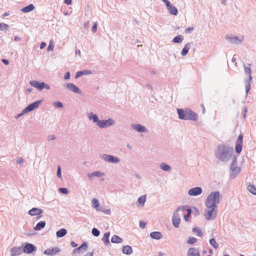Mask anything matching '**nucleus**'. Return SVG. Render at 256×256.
Returning a JSON list of instances; mask_svg holds the SVG:
<instances>
[{"instance_id":"aec40b11","label":"nucleus","mask_w":256,"mask_h":256,"mask_svg":"<svg viewBox=\"0 0 256 256\" xmlns=\"http://www.w3.org/2000/svg\"><path fill=\"white\" fill-rule=\"evenodd\" d=\"M187 256H200L199 250L195 248H190L187 252Z\"/></svg>"},{"instance_id":"c9c22d12","label":"nucleus","mask_w":256,"mask_h":256,"mask_svg":"<svg viewBox=\"0 0 256 256\" xmlns=\"http://www.w3.org/2000/svg\"><path fill=\"white\" fill-rule=\"evenodd\" d=\"M160 169L164 171L169 172L171 170L170 166L165 162H162L160 164Z\"/></svg>"},{"instance_id":"69168bd1","label":"nucleus","mask_w":256,"mask_h":256,"mask_svg":"<svg viewBox=\"0 0 256 256\" xmlns=\"http://www.w3.org/2000/svg\"><path fill=\"white\" fill-rule=\"evenodd\" d=\"M190 215H188V214H184V220L186 222H188L189 221V218L190 217Z\"/></svg>"},{"instance_id":"a19ab883","label":"nucleus","mask_w":256,"mask_h":256,"mask_svg":"<svg viewBox=\"0 0 256 256\" xmlns=\"http://www.w3.org/2000/svg\"><path fill=\"white\" fill-rule=\"evenodd\" d=\"M9 28V25L5 23H0V30L5 31L6 32Z\"/></svg>"},{"instance_id":"473e14b6","label":"nucleus","mask_w":256,"mask_h":256,"mask_svg":"<svg viewBox=\"0 0 256 256\" xmlns=\"http://www.w3.org/2000/svg\"><path fill=\"white\" fill-rule=\"evenodd\" d=\"M123 241L122 238L117 235H114L111 238V242L114 244H120Z\"/></svg>"},{"instance_id":"37998d69","label":"nucleus","mask_w":256,"mask_h":256,"mask_svg":"<svg viewBox=\"0 0 256 256\" xmlns=\"http://www.w3.org/2000/svg\"><path fill=\"white\" fill-rule=\"evenodd\" d=\"M92 206L94 208H98L100 206L98 200L96 198H94L92 200Z\"/></svg>"},{"instance_id":"603ef678","label":"nucleus","mask_w":256,"mask_h":256,"mask_svg":"<svg viewBox=\"0 0 256 256\" xmlns=\"http://www.w3.org/2000/svg\"><path fill=\"white\" fill-rule=\"evenodd\" d=\"M56 176L58 178H60L62 177L61 168L60 166H58Z\"/></svg>"},{"instance_id":"4be33fe9","label":"nucleus","mask_w":256,"mask_h":256,"mask_svg":"<svg viewBox=\"0 0 256 256\" xmlns=\"http://www.w3.org/2000/svg\"><path fill=\"white\" fill-rule=\"evenodd\" d=\"M230 170H232V173L230 175V178L232 179L235 178L240 172V168L239 166L230 167Z\"/></svg>"},{"instance_id":"5701e85b","label":"nucleus","mask_w":256,"mask_h":256,"mask_svg":"<svg viewBox=\"0 0 256 256\" xmlns=\"http://www.w3.org/2000/svg\"><path fill=\"white\" fill-rule=\"evenodd\" d=\"M88 117L90 120H92L94 123H96L97 126L98 125L100 120L97 114L91 112L88 114Z\"/></svg>"},{"instance_id":"a878e982","label":"nucleus","mask_w":256,"mask_h":256,"mask_svg":"<svg viewBox=\"0 0 256 256\" xmlns=\"http://www.w3.org/2000/svg\"><path fill=\"white\" fill-rule=\"evenodd\" d=\"M110 236V232H106L104 234L103 237L102 239V241L104 242L106 246H108V245L110 244L109 238Z\"/></svg>"},{"instance_id":"b1692460","label":"nucleus","mask_w":256,"mask_h":256,"mask_svg":"<svg viewBox=\"0 0 256 256\" xmlns=\"http://www.w3.org/2000/svg\"><path fill=\"white\" fill-rule=\"evenodd\" d=\"M192 44V42H188L186 44L181 52V55L182 56H186L188 54L191 46Z\"/></svg>"},{"instance_id":"8fccbe9b","label":"nucleus","mask_w":256,"mask_h":256,"mask_svg":"<svg viewBox=\"0 0 256 256\" xmlns=\"http://www.w3.org/2000/svg\"><path fill=\"white\" fill-rule=\"evenodd\" d=\"M232 160L230 164V167L234 168V166H235L237 164V158L234 156L232 155Z\"/></svg>"},{"instance_id":"a211bd4d","label":"nucleus","mask_w":256,"mask_h":256,"mask_svg":"<svg viewBox=\"0 0 256 256\" xmlns=\"http://www.w3.org/2000/svg\"><path fill=\"white\" fill-rule=\"evenodd\" d=\"M43 210L42 208H32L28 212V214L32 216L40 215L42 214Z\"/></svg>"},{"instance_id":"ea45409f","label":"nucleus","mask_w":256,"mask_h":256,"mask_svg":"<svg viewBox=\"0 0 256 256\" xmlns=\"http://www.w3.org/2000/svg\"><path fill=\"white\" fill-rule=\"evenodd\" d=\"M146 200V196H142L138 198L137 202L140 204H142L143 206Z\"/></svg>"},{"instance_id":"e433bc0d","label":"nucleus","mask_w":256,"mask_h":256,"mask_svg":"<svg viewBox=\"0 0 256 256\" xmlns=\"http://www.w3.org/2000/svg\"><path fill=\"white\" fill-rule=\"evenodd\" d=\"M184 40V36L182 35H178L175 36L172 40V42L176 44H180Z\"/></svg>"},{"instance_id":"f3484780","label":"nucleus","mask_w":256,"mask_h":256,"mask_svg":"<svg viewBox=\"0 0 256 256\" xmlns=\"http://www.w3.org/2000/svg\"><path fill=\"white\" fill-rule=\"evenodd\" d=\"M23 252L22 249L21 247L14 246L10 250L11 256H16L20 255Z\"/></svg>"},{"instance_id":"e2e57ef3","label":"nucleus","mask_w":256,"mask_h":256,"mask_svg":"<svg viewBox=\"0 0 256 256\" xmlns=\"http://www.w3.org/2000/svg\"><path fill=\"white\" fill-rule=\"evenodd\" d=\"M24 162V160L22 158H18L17 160H16V162L18 164H22V163H23Z\"/></svg>"},{"instance_id":"2eb2a0df","label":"nucleus","mask_w":256,"mask_h":256,"mask_svg":"<svg viewBox=\"0 0 256 256\" xmlns=\"http://www.w3.org/2000/svg\"><path fill=\"white\" fill-rule=\"evenodd\" d=\"M202 192V188L199 186L194 187L190 189L188 191V194L190 196H197Z\"/></svg>"},{"instance_id":"6ab92c4d","label":"nucleus","mask_w":256,"mask_h":256,"mask_svg":"<svg viewBox=\"0 0 256 256\" xmlns=\"http://www.w3.org/2000/svg\"><path fill=\"white\" fill-rule=\"evenodd\" d=\"M132 127L134 130L139 132H147L146 128L139 124H132Z\"/></svg>"},{"instance_id":"72a5a7b5","label":"nucleus","mask_w":256,"mask_h":256,"mask_svg":"<svg viewBox=\"0 0 256 256\" xmlns=\"http://www.w3.org/2000/svg\"><path fill=\"white\" fill-rule=\"evenodd\" d=\"M67 234V230L66 228H61L56 232V236L58 238H60L64 236Z\"/></svg>"},{"instance_id":"6e6552de","label":"nucleus","mask_w":256,"mask_h":256,"mask_svg":"<svg viewBox=\"0 0 256 256\" xmlns=\"http://www.w3.org/2000/svg\"><path fill=\"white\" fill-rule=\"evenodd\" d=\"M36 250V247L34 244L26 242L22 246L23 252L27 254H30Z\"/></svg>"},{"instance_id":"3c124183","label":"nucleus","mask_w":256,"mask_h":256,"mask_svg":"<svg viewBox=\"0 0 256 256\" xmlns=\"http://www.w3.org/2000/svg\"><path fill=\"white\" fill-rule=\"evenodd\" d=\"M28 113V112L26 110L25 108H24L20 113L18 114L16 116V119H18V118H20L21 116H23L24 114H26Z\"/></svg>"},{"instance_id":"de8ad7c7","label":"nucleus","mask_w":256,"mask_h":256,"mask_svg":"<svg viewBox=\"0 0 256 256\" xmlns=\"http://www.w3.org/2000/svg\"><path fill=\"white\" fill-rule=\"evenodd\" d=\"M60 193L64 194H68L69 192L68 190L66 188H58Z\"/></svg>"},{"instance_id":"1a4fd4ad","label":"nucleus","mask_w":256,"mask_h":256,"mask_svg":"<svg viewBox=\"0 0 256 256\" xmlns=\"http://www.w3.org/2000/svg\"><path fill=\"white\" fill-rule=\"evenodd\" d=\"M114 121L112 118L106 120H100L98 126L100 128H104L112 126Z\"/></svg>"},{"instance_id":"4c0bfd02","label":"nucleus","mask_w":256,"mask_h":256,"mask_svg":"<svg viewBox=\"0 0 256 256\" xmlns=\"http://www.w3.org/2000/svg\"><path fill=\"white\" fill-rule=\"evenodd\" d=\"M172 224L173 226L175 228H178L180 226V224L181 222V219H180V218H172Z\"/></svg>"},{"instance_id":"dca6fc26","label":"nucleus","mask_w":256,"mask_h":256,"mask_svg":"<svg viewBox=\"0 0 256 256\" xmlns=\"http://www.w3.org/2000/svg\"><path fill=\"white\" fill-rule=\"evenodd\" d=\"M226 40H228L230 43L236 44H240L242 40L239 38L237 36H226Z\"/></svg>"},{"instance_id":"c03bdc74","label":"nucleus","mask_w":256,"mask_h":256,"mask_svg":"<svg viewBox=\"0 0 256 256\" xmlns=\"http://www.w3.org/2000/svg\"><path fill=\"white\" fill-rule=\"evenodd\" d=\"M192 232H196L198 236H202V232L200 229L198 227H194L192 230Z\"/></svg>"},{"instance_id":"4468645a","label":"nucleus","mask_w":256,"mask_h":256,"mask_svg":"<svg viewBox=\"0 0 256 256\" xmlns=\"http://www.w3.org/2000/svg\"><path fill=\"white\" fill-rule=\"evenodd\" d=\"M61 251L60 248L58 247H53L52 248H47L46 249L44 254L47 256H54L56 255L58 252Z\"/></svg>"},{"instance_id":"79ce46f5","label":"nucleus","mask_w":256,"mask_h":256,"mask_svg":"<svg viewBox=\"0 0 256 256\" xmlns=\"http://www.w3.org/2000/svg\"><path fill=\"white\" fill-rule=\"evenodd\" d=\"M98 210L106 214H110V208H106L102 206L100 207L98 209Z\"/></svg>"},{"instance_id":"9b49d317","label":"nucleus","mask_w":256,"mask_h":256,"mask_svg":"<svg viewBox=\"0 0 256 256\" xmlns=\"http://www.w3.org/2000/svg\"><path fill=\"white\" fill-rule=\"evenodd\" d=\"M42 100H38L30 104L27 106H26L24 108L28 112L34 110L36 108H37L42 104Z\"/></svg>"},{"instance_id":"49530a36","label":"nucleus","mask_w":256,"mask_h":256,"mask_svg":"<svg viewBox=\"0 0 256 256\" xmlns=\"http://www.w3.org/2000/svg\"><path fill=\"white\" fill-rule=\"evenodd\" d=\"M92 234L94 236L98 237L100 234V231L98 228H94L92 230Z\"/></svg>"},{"instance_id":"7ed1b4c3","label":"nucleus","mask_w":256,"mask_h":256,"mask_svg":"<svg viewBox=\"0 0 256 256\" xmlns=\"http://www.w3.org/2000/svg\"><path fill=\"white\" fill-rule=\"evenodd\" d=\"M221 196L220 192L214 191L208 196L206 200V205L218 208L217 204H220V198Z\"/></svg>"},{"instance_id":"f704fd0d","label":"nucleus","mask_w":256,"mask_h":256,"mask_svg":"<svg viewBox=\"0 0 256 256\" xmlns=\"http://www.w3.org/2000/svg\"><path fill=\"white\" fill-rule=\"evenodd\" d=\"M247 189L252 194L256 196V187L254 184L249 183Z\"/></svg>"},{"instance_id":"774afa93","label":"nucleus","mask_w":256,"mask_h":256,"mask_svg":"<svg viewBox=\"0 0 256 256\" xmlns=\"http://www.w3.org/2000/svg\"><path fill=\"white\" fill-rule=\"evenodd\" d=\"M94 253L93 252H88L86 254H84V256H93Z\"/></svg>"},{"instance_id":"864d4df0","label":"nucleus","mask_w":256,"mask_h":256,"mask_svg":"<svg viewBox=\"0 0 256 256\" xmlns=\"http://www.w3.org/2000/svg\"><path fill=\"white\" fill-rule=\"evenodd\" d=\"M146 222L144 221L140 220V222L139 226L141 228H142V229L144 228L146 226Z\"/></svg>"},{"instance_id":"6e6d98bb","label":"nucleus","mask_w":256,"mask_h":256,"mask_svg":"<svg viewBox=\"0 0 256 256\" xmlns=\"http://www.w3.org/2000/svg\"><path fill=\"white\" fill-rule=\"evenodd\" d=\"M98 23L95 22L92 26V30L93 32H96L97 30Z\"/></svg>"},{"instance_id":"58836bf2","label":"nucleus","mask_w":256,"mask_h":256,"mask_svg":"<svg viewBox=\"0 0 256 256\" xmlns=\"http://www.w3.org/2000/svg\"><path fill=\"white\" fill-rule=\"evenodd\" d=\"M210 244L215 249L218 247V244L216 242L214 238H212L209 240Z\"/></svg>"},{"instance_id":"bf43d9fd","label":"nucleus","mask_w":256,"mask_h":256,"mask_svg":"<svg viewBox=\"0 0 256 256\" xmlns=\"http://www.w3.org/2000/svg\"><path fill=\"white\" fill-rule=\"evenodd\" d=\"M70 74L69 72H67L64 76V80H68L70 79Z\"/></svg>"},{"instance_id":"680f3d73","label":"nucleus","mask_w":256,"mask_h":256,"mask_svg":"<svg viewBox=\"0 0 256 256\" xmlns=\"http://www.w3.org/2000/svg\"><path fill=\"white\" fill-rule=\"evenodd\" d=\"M2 62L5 65H8L10 63L9 60L8 59L5 58L2 59Z\"/></svg>"},{"instance_id":"393cba45","label":"nucleus","mask_w":256,"mask_h":256,"mask_svg":"<svg viewBox=\"0 0 256 256\" xmlns=\"http://www.w3.org/2000/svg\"><path fill=\"white\" fill-rule=\"evenodd\" d=\"M150 235L152 238L156 240H159L162 238V234L160 232H152Z\"/></svg>"},{"instance_id":"4d7b16f0","label":"nucleus","mask_w":256,"mask_h":256,"mask_svg":"<svg viewBox=\"0 0 256 256\" xmlns=\"http://www.w3.org/2000/svg\"><path fill=\"white\" fill-rule=\"evenodd\" d=\"M193 30H194V27H189L188 28H186L184 30V32L186 34H190Z\"/></svg>"},{"instance_id":"cd10ccee","label":"nucleus","mask_w":256,"mask_h":256,"mask_svg":"<svg viewBox=\"0 0 256 256\" xmlns=\"http://www.w3.org/2000/svg\"><path fill=\"white\" fill-rule=\"evenodd\" d=\"M122 252L124 254L130 255L133 252L132 247L128 245L124 246L122 248Z\"/></svg>"},{"instance_id":"39448f33","label":"nucleus","mask_w":256,"mask_h":256,"mask_svg":"<svg viewBox=\"0 0 256 256\" xmlns=\"http://www.w3.org/2000/svg\"><path fill=\"white\" fill-rule=\"evenodd\" d=\"M30 84L39 91H42L44 89L49 90L50 88V86L44 82L30 80Z\"/></svg>"},{"instance_id":"9d476101","label":"nucleus","mask_w":256,"mask_h":256,"mask_svg":"<svg viewBox=\"0 0 256 256\" xmlns=\"http://www.w3.org/2000/svg\"><path fill=\"white\" fill-rule=\"evenodd\" d=\"M244 136L242 134H239L236 142L235 150L236 153L240 154L242 150Z\"/></svg>"},{"instance_id":"0eeeda50","label":"nucleus","mask_w":256,"mask_h":256,"mask_svg":"<svg viewBox=\"0 0 256 256\" xmlns=\"http://www.w3.org/2000/svg\"><path fill=\"white\" fill-rule=\"evenodd\" d=\"M100 157L106 162L112 164H117L120 162V159L118 157L111 154H101Z\"/></svg>"},{"instance_id":"13d9d810","label":"nucleus","mask_w":256,"mask_h":256,"mask_svg":"<svg viewBox=\"0 0 256 256\" xmlns=\"http://www.w3.org/2000/svg\"><path fill=\"white\" fill-rule=\"evenodd\" d=\"M192 208L193 209V213L195 216H197L200 214L198 210L194 206H192Z\"/></svg>"},{"instance_id":"c756f323","label":"nucleus","mask_w":256,"mask_h":256,"mask_svg":"<svg viewBox=\"0 0 256 256\" xmlns=\"http://www.w3.org/2000/svg\"><path fill=\"white\" fill-rule=\"evenodd\" d=\"M34 8L33 4H30L22 8L21 11L24 13H28L32 11Z\"/></svg>"},{"instance_id":"c85d7f7f","label":"nucleus","mask_w":256,"mask_h":256,"mask_svg":"<svg viewBox=\"0 0 256 256\" xmlns=\"http://www.w3.org/2000/svg\"><path fill=\"white\" fill-rule=\"evenodd\" d=\"M46 222L44 221L39 222L36 226L34 228V230L38 231L40 230L45 227Z\"/></svg>"},{"instance_id":"0e129e2a","label":"nucleus","mask_w":256,"mask_h":256,"mask_svg":"<svg viewBox=\"0 0 256 256\" xmlns=\"http://www.w3.org/2000/svg\"><path fill=\"white\" fill-rule=\"evenodd\" d=\"M56 138L54 135H50L48 136V140H54Z\"/></svg>"},{"instance_id":"f03ea898","label":"nucleus","mask_w":256,"mask_h":256,"mask_svg":"<svg viewBox=\"0 0 256 256\" xmlns=\"http://www.w3.org/2000/svg\"><path fill=\"white\" fill-rule=\"evenodd\" d=\"M178 118L181 120L196 121L198 119V114L190 108H177Z\"/></svg>"},{"instance_id":"ddd939ff","label":"nucleus","mask_w":256,"mask_h":256,"mask_svg":"<svg viewBox=\"0 0 256 256\" xmlns=\"http://www.w3.org/2000/svg\"><path fill=\"white\" fill-rule=\"evenodd\" d=\"M64 86L73 92L78 94H81V91L80 88L72 83L65 84Z\"/></svg>"},{"instance_id":"20e7f679","label":"nucleus","mask_w":256,"mask_h":256,"mask_svg":"<svg viewBox=\"0 0 256 256\" xmlns=\"http://www.w3.org/2000/svg\"><path fill=\"white\" fill-rule=\"evenodd\" d=\"M207 208L206 209L204 212V217L208 220H213L216 216V211L218 208L215 206H210L208 205H206Z\"/></svg>"},{"instance_id":"09e8293b","label":"nucleus","mask_w":256,"mask_h":256,"mask_svg":"<svg viewBox=\"0 0 256 256\" xmlns=\"http://www.w3.org/2000/svg\"><path fill=\"white\" fill-rule=\"evenodd\" d=\"M53 105L57 108H62L64 106L62 103L59 101L54 102Z\"/></svg>"},{"instance_id":"a18cd8bd","label":"nucleus","mask_w":256,"mask_h":256,"mask_svg":"<svg viewBox=\"0 0 256 256\" xmlns=\"http://www.w3.org/2000/svg\"><path fill=\"white\" fill-rule=\"evenodd\" d=\"M196 241H197V239L196 238L192 237V236H190L188 238L186 242L188 244H193L195 242H196Z\"/></svg>"},{"instance_id":"2f4dec72","label":"nucleus","mask_w":256,"mask_h":256,"mask_svg":"<svg viewBox=\"0 0 256 256\" xmlns=\"http://www.w3.org/2000/svg\"><path fill=\"white\" fill-rule=\"evenodd\" d=\"M185 209V207L184 206H178L176 211L174 212L172 218H180V214H178L179 211H183Z\"/></svg>"},{"instance_id":"423d86ee","label":"nucleus","mask_w":256,"mask_h":256,"mask_svg":"<svg viewBox=\"0 0 256 256\" xmlns=\"http://www.w3.org/2000/svg\"><path fill=\"white\" fill-rule=\"evenodd\" d=\"M244 72L246 74H248V78H246L244 80L245 83H246L245 89H246V96L250 90V82L252 80V76L251 74L252 70H251L250 68L248 66L244 67Z\"/></svg>"},{"instance_id":"338daca9","label":"nucleus","mask_w":256,"mask_h":256,"mask_svg":"<svg viewBox=\"0 0 256 256\" xmlns=\"http://www.w3.org/2000/svg\"><path fill=\"white\" fill-rule=\"evenodd\" d=\"M46 44L45 42H42L40 44V48L43 49L44 48L46 47Z\"/></svg>"},{"instance_id":"f257e3e1","label":"nucleus","mask_w":256,"mask_h":256,"mask_svg":"<svg viewBox=\"0 0 256 256\" xmlns=\"http://www.w3.org/2000/svg\"><path fill=\"white\" fill-rule=\"evenodd\" d=\"M234 153V148L224 144L218 146L214 152L216 157L222 162H228L232 158Z\"/></svg>"},{"instance_id":"bb28decb","label":"nucleus","mask_w":256,"mask_h":256,"mask_svg":"<svg viewBox=\"0 0 256 256\" xmlns=\"http://www.w3.org/2000/svg\"><path fill=\"white\" fill-rule=\"evenodd\" d=\"M92 74V72L90 70H83L78 71L76 72L75 75V78H80L84 75H87Z\"/></svg>"},{"instance_id":"7c9ffc66","label":"nucleus","mask_w":256,"mask_h":256,"mask_svg":"<svg viewBox=\"0 0 256 256\" xmlns=\"http://www.w3.org/2000/svg\"><path fill=\"white\" fill-rule=\"evenodd\" d=\"M104 173L100 171H95L92 173H88V176L90 178H92L93 176L100 177V176H104Z\"/></svg>"},{"instance_id":"412c9836","label":"nucleus","mask_w":256,"mask_h":256,"mask_svg":"<svg viewBox=\"0 0 256 256\" xmlns=\"http://www.w3.org/2000/svg\"><path fill=\"white\" fill-rule=\"evenodd\" d=\"M166 6L169 12L174 16H176L178 14V10L176 6H173L170 2Z\"/></svg>"},{"instance_id":"f8f14e48","label":"nucleus","mask_w":256,"mask_h":256,"mask_svg":"<svg viewBox=\"0 0 256 256\" xmlns=\"http://www.w3.org/2000/svg\"><path fill=\"white\" fill-rule=\"evenodd\" d=\"M88 247V242H84L78 248L74 249L72 250V253L73 254L77 253L78 254H82L86 250Z\"/></svg>"},{"instance_id":"5fc2aeb1","label":"nucleus","mask_w":256,"mask_h":256,"mask_svg":"<svg viewBox=\"0 0 256 256\" xmlns=\"http://www.w3.org/2000/svg\"><path fill=\"white\" fill-rule=\"evenodd\" d=\"M185 207V209L183 210H186L187 212V214L190 215L191 214L192 212V209L191 208H187L186 206H184Z\"/></svg>"},{"instance_id":"052dcab7","label":"nucleus","mask_w":256,"mask_h":256,"mask_svg":"<svg viewBox=\"0 0 256 256\" xmlns=\"http://www.w3.org/2000/svg\"><path fill=\"white\" fill-rule=\"evenodd\" d=\"M54 48V46L50 44L48 47L47 48V51L50 52L53 50Z\"/></svg>"}]
</instances>
